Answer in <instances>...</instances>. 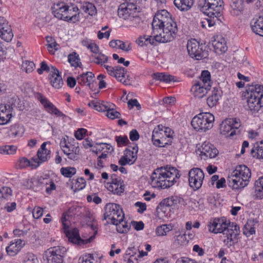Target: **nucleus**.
I'll use <instances>...</instances> for the list:
<instances>
[{
    "instance_id": "4",
    "label": "nucleus",
    "mask_w": 263,
    "mask_h": 263,
    "mask_svg": "<svg viewBox=\"0 0 263 263\" xmlns=\"http://www.w3.org/2000/svg\"><path fill=\"white\" fill-rule=\"evenodd\" d=\"M201 11L208 17H217L221 18L224 8L223 0H200L198 4Z\"/></svg>"
},
{
    "instance_id": "43",
    "label": "nucleus",
    "mask_w": 263,
    "mask_h": 263,
    "mask_svg": "<svg viewBox=\"0 0 263 263\" xmlns=\"http://www.w3.org/2000/svg\"><path fill=\"white\" fill-rule=\"evenodd\" d=\"M153 77L156 80L165 83H170L174 81V77L166 73H155L153 74Z\"/></svg>"
},
{
    "instance_id": "61",
    "label": "nucleus",
    "mask_w": 263,
    "mask_h": 263,
    "mask_svg": "<svg viewBox=\"0 0 263 263\" xmlns=\"http://www.w3.org/2000/svg\"><path fill=\"white\" fill-rule=\"evenodd\" d=\"M120 116V113L115 110L114 108L112 109H109V111L106 112V116L111 119H119Z\"/></svg>"
},
{
    "instance_id": "50",
    "label": "nucleus",
    "mask_w": 263,
    "mask_h": 263,
    "mask_svg": "<svg viewBox=\"0 0 263 263\" xmlns=\"http://www.w3.org/2000/svg\"><path fill=\"white\" fill-rule=\"evenodd\" d=\"M60 172L65 177L71 178L76 173V169L74 167H62Z\"/></svg>"
},
{
    "instance_id": "18",
    "label": "nucleus",
    "mask_w": 263,
    "mask_h": 263,
    "mask_svg": "<svg viewBox=\"0 0 263 263\" xmlns=\"http://www.w3.org/2000/svg\"><path fill=\"white\" fill-rule=\"evenodd\" d=\"M234 175H237L241 177L242 186H246L249 183L251 177V173L250 169L245 165L237 166L235 170L232 173Z\"/></svg>"
},
{
    "instance_id": "56",
    "label": "nucleus",
    "mask_w": 263,
    "mask_h": 263,
    "mask_svg": "<svg viewBox=\"0 0 263 263\" xmlns=\"http://www.w3.org/2000/svg\"><path fill=\"white\" fill-rule=\"evenodd\" d=\"M22 68L26 73H30L34 70L35 64L32 61H26L23 63Z\"/></svg>"
},
{
    "instance_id": "11",
    "label": "nucleus",
    "mask_w": 263,
    "mask_h": 263,
    "mask_svg": "<svg viewBox=\"0 0 263 263\" xmlns=\"http://www.w3.org/2000/svg\"><path fill=\"white\" fill-rule=\"evenodd\" d=\"M60 146L68 159L72 160L77 159L80 153V148L78 143L74 139L70 142H67L66 139L64 138L60 142Z\"/></svg>"
},
{
    "instance_id": "19",
    "label": "nucleus",
    "mask_w": 263,
    "mask_h": 263,
    "mask_svg": "<svg viewBox=\"0 0 263 263\" xmlns=\"http://www.w3.org/2000/svg\"><path fill=\"white\" fill-rule=\"evenodd\" d=\"M36 97L49 113L53 114L57 117H65V115L55 107L52 103H50L42 94L37 93L36 95Z\"/></svg>"
},
{
    "instance_id": "48",
    "label": "nucleus",
    "mask_w": 263,
    "mask_h": 263,
    "mask_svg": "<svg viewBox=\"0 0 263 263\" xmlns=\"http://www.w3.org/2000/svg\"><path fill=\"white\" fill-rule=\"evenodd\" d=\"M172 227L168 224H162L157 228L156 232L158 236H162L166 235L167 233L172 230Z\"/></svg>"
},
{
    "instance_id": "16",
    "label": "nucleus",
    "mask_w": 263,
    "mask_h": 263,
    "mask_svg": "<svg viewBox=\"0 0 263 263\" xmlns=\"http://www.w3.org/2000/svg\"><path fill=\"white\" fill-rule=\"evenodd\" d=\"M152 140L154 145L156 146L163 147L167 145H171L172 141L171 139L165 137V135H163L162 131L155 128L153 132Z\"/></svg>"
},
{
    "instance_id": "42",
    "label": "nucleus",
    "mask_w": 263,
    "mask_h": 263,
    "mask_svg": "<svg viewBox=\"0 0 263 263\" xmlns=\"http://www.w3.org/2000/svg\"><path fill=\"white\" fill-rule=\"evenodd\" d=\"M220 134L223 135H226L229 133H230L229 134L230 136H233L236 134L235 130L233 129L231 125L229 123L228 119L222 122L220 124Z\"/></svg>"
},
{
    "instance_id": "10",
    "label": "nucleus",
    "mask_w": 263,
    "mask_h": 263,
    "mask_svg": "<svg viewBox=\"0 0 263 263\" xmlns=\"http://www.w3.org/2000/svg\"><path fill=\"white\" fill-rule=\"evenodd\" d=\"M137 8L134 3L121 4L118 10V14L119 17L124 20L132 18L140 21L137 16Z\"/></svg>"
},
{
    "instance_id": "17",
    "label": "nucleus",
    "mask_w": 263,
    "mask_h": 263,
    "mask_svg": "<svg viewBox=\"0 0 263 263\" xmlns=\"http://www.w3.org/2000/svg\"><path fill=\"white\" fill-rule=\"evenodd\" d=\"M166 174L164 176V182L163 185L164 189L170 187L176 182V180L180 177L179 171L176 168L173 167H165Z\"/></svg>"
},
{
    "instance_id": "36",
    "label": "nucleus",
    "mask_w": 263,
    "mask_h": 263,
    "mask_svg": "<svg viewBox=\"0 0 263 263\" xmlns=\"http://www.w3.org/2000/svg\"><path fill=\"white\" fill-rule=\"evenodd\" d=\"M107 188L108 191L112 192L114 194L120 195L124 191V184L123 181L120 183H107Z\"/></svg>"
},
{
    "instance_id": "33",
    "label": "nucleus",
    "mask_w": 263,
    "mask_h": 263,
    "mask_svg": "<svg viewBox=\"0 0 263 263\" xmlns=\"http://www.w3.org/2000/svg\"><path fill=\"white\" fill-rule=\"evenodd\" d=\"M228 181L229 186L233 190H240L245 187L241 185V177L240 176H233V174H231V176L229 177Z\"/></svg>"
},
{
    "instance_id": "59",
    "label": "nucleus",
    "mask_w": 263,
    "mask_h": 263,
    "mask_svg": "<svg viewBox=\"0 0 263 263\" xmlns=\"http://www.w3.org/2000/svg\"><path fill=\"white\" fill-rule=\"evenodd\" d=\"M81 260L80 263H95V259L92 254H86L79 259Z\"/></svg>"
},
{
    "instance_id": "25",
    "label": "nucleus",
    "mask_w": 263,
    "mask_h": 263,
    "mask_svg": "<svg viewBox=\"0 0 263 263\" xmlns=\"http://www.w3.org/2000/svg\"><path fill=\"white\" fill-rule=\"evenodd\" d=\"M79 9L77 6H67L65 15L63 20L75 22L79 20Z\"/></svg>"
},
{
    "instance_id": "27",
    "label": "nucleus",
    "mask_w": 263,
    "mask_h": 263,
    "mask_svg": "<svg viewBox=\"0 0 263 263\" xmlns=\"http://www.w3.org/2000/svg\"><path fill=\"white\" fill-rule=\"evenodd\" d=\"M212 46L215 52L217 53H224L227 50L226 42L224 39L221 36H217V37L212 41Z\"/></svg>"
},
{
    "instance_id": "23",
    "label": "nucleus",
    "mask_w": 263,
    "mask_h": 263,
    "mask_svg": "<svg viewBox=\"0 0 263 263\" xmlns=\"http://www.w3.org/2000/svg\"><path fill=\"white\" fill-rule=\"evenodd\" d=\"M47 181L48 180L45 179V178L42 177L38 179L34 178L28 179L25 181L24 185L25 186L27 189H31L37 191L44 184H47Z\"/></svg>"
},
{
    "instance_id": "15",
    "label": "nucleus",
    "mask_w": 263,
    "mask_h": 263,
    "mask_svg": "<svg viewBox=\"0 0 263 263\" xmlns=\"http://www.w3.org/2000/svg\"><path fill=\"white\" fill-rule=\"evenodd\" d=\"M165 167H161L156 169L151 177V184L153 187L164 189V177L166 174Z\"/></svg>"
},
{
    "instance_id": "38",
    "label": "nucleus",
    "mask_w": 263,
    "mask_h": 263,
    "mask_svg": "<svg viewBox=\"0 0 263 263\" xmlns=\"http://www.w3.org/2000/svg\"><path fill=\"white\" fill-rule=\"evenodd\" d=\"M255 225L254 220H248L243 227V234L247 237L254 234L256 232Z\"/></svg>"
},
{
    "instance_id": "7",
    "label": "nucleus",
    "mask_w": 263,
    "mask_h": 263,
    "mask_svg": "<svg viewBox=\"0 0 263 263\" xmlns=\"http://www.w3.org/2000/svg\"><path fill=\"white\" fill-rule=\"evenodd\" d=\"M175 22L171 14L166 10L158 11L155 15L152 23V29L154 34L159 33L162 27Z\"/></svg>"
},
{
    "instance_id": "41",
    "label": "nucleus",
    "mask_w": 263,
    "mask_h": 263,
    "mask_svg": "<svg viewBox=\"0 0 263 263\" xmlns=\"http://www.w3.org/2000/svg\"><path fill=\"white\" fill-rule=\"evenodd\" d=\"M71 183V189L74 192L83 190L86 186V181L83 177L72 179Z\"/></svg>"
},
{
    "instance_id": "6",
    "label": "nucleus",
    "mask_w": 263,
    "mask_h": 263,
    "mask_svg": "<svg viewBox=\"0 0 263 263\" xmlns=\"http://www.w3.org/2000/svg\"><path fill=\"white\" fill-rule=\"evenodd\" d=\"M103 220L108 223H117V221L124 218V214L120 205L114 203H107L104 208Z\"/></svg>"
},
{
    "instance_id": "31",
    "label": "nucleus",
    "mask_w": 263,
    "mask_h": 263,
    "mask_svg": "<svg viewBox=\"0 0 263 263\" xmlns=\"http://www.w3.org/2000/svg\"><path fill=\"white\" fill-rule=\"evenodd\" d=\"M175 6L181 11L190 10L194 3V0H174Z\"/></svg>"
},
{
    "instance_id": "60",
    "label": "nucleus",
    "mask_w": 263,
    "mask_h": 263,
    "mask_svg": "<svg viewBox=\"0 0 263 263\" xmlns=\"http://www.w3.org/2000/svg\"><path fill=\"white\" fill-rule=\"evenodd\" d=\"M116 141L119 146L126 145L129 142V140L127 136H117L116 137Z\"/></svg>"
},
{
    "instance_id": "30",
    "label": "nucleus",
    "mask_w": 263,
    "mask_h": 263,
    "mask_svg": "<svg viewBox=\"0 0 263 263\" xmlns=\"http://www.w3.org/2000/svg\"><path fill=\"white\" fill-rule=\"evenodd\" d=\"M174 235V242L173 245L176 247H179L180 246L186 245L188 241L186 239V236L185 234H181L180 231H176L173 234Z\"/></svg>"
},
{
    "instance_id": "53",
    "label": "nucleus",
    "mask_w": 263,
    "mask_h": 263,
    "mask_svg": "<svg viewBox=\"0 0 263 263\" xmlns=\"http://www.w3.org/2000/svg\"><path fill=\"white\" fill-rule=\"evenodd\" d=\"M156 128L162 131L163 135H165V137H166L168 139H171V141H172L174 132L172 129L168 127L164 126L162 125H158Z\"/></svg>"
},
{
    "instance_id": "58",
    "label": "nucleus",
    "mask_w": 263,
    "mask_h": 263,
    "mask_svg": "<svg viewBox=\"0 0 263 263\" xmlns=\"http://www.w3.org/2000/svg\"><path fill=\"white\" fill-rule=\"evenodd\" d=\"M101 108H99L100 110L101 111H109V109H112L115 107V105L107 102H103L101 103Z\"/></svg>"
},
{
    "instance_id": "57",
    "label": "nucleus",
    "mask_w": 263,
    "mask_h": 263,
    "mask_svg": "<svg viewBox=\"0 0 263 263\" xmlns=\"http://www.w3.org/2000/svg\"><path fill=\"white\" fill-rule=\"evenodd\" d=\"M31 166V162L25 157L20 158L18 161V166L20 168H24L28 166Z\"/></svg>"
},
{
    "instance_id": "9",
    "label": "nucleus",
    "mask_w": 263,
    "mask_h": 263,
    "mask_svg": "<svg viewBox=\"0 0 263 263\" xmlns=\"http://www.w3.org/2000/svg\"><path fill=\"white\" fill-rule=\"evenodd\" d=\"M187 50L190 56L197 60L206 58L208 56V51L203 50L202 45H200L195 39L188 41Z\"/></svg>"
},
{
    "instance_id": "14",
    "label": "nucleus",
    "mask_w": 263,
    "mask_h": 263,
    "mask_svg": "<svg viewBox=\"0 0 263 263\" xmlns=\"http://www.w3.org/2000/svg\"><path fill=\"white\" fill-rule=\"evenodd\" d=\"M204 178L203 172L199 168H193L189 172V183L194 190L199 189Z\"/></svg>"
},
{
    "instance_id": "29",
    "label": "nucleus",
    "mask_w": 263,
    "mask_h": 263,
    "mask_svg": "<svg viewBox=\"0 0 263 263\" xmlns=\"http://www.w3.org/2000/svg\"><path fill=\"white\" fill-rule=\"evenodd\" d=\"M94 74L91 72L83 73L78 77L77 81L81 85L88 86L90 88L91 82L93 81Z\"/></svg>"
},
{
    "instance_id": "47",
    "label": "nucleus",
    "mask_w": 263,
    "mask_h": 263,
    "mask_svg": "<svg viewBox=\"0 0 263 263\" xmlns=\"http://www.w3.org/2000/svg\"><path fill=\"white\" fill-rule=\"evenodd\" d=\"M82 10L90 15H93L97 13V9L95 6L90 3H85L81 7Z\"/></svg>"
},
{
    "instance_id": "40",
    "label": "nucleus",
    "mask_w": 263,
    "mask_h": 263,
    "mask_svg": "<svg viewBox=\"0 0 263 263\" xmlns=\"http://www.w3.org/2000/svg\"><path fill=\"white\" fill-rule=\"evenodd\" d=\"M116 226V230L120 233H126L130 229L131 224L124 220V219H119L117 223L113 224Z\"/></svg>"
},
{
    "instance_id": "51",
    "label": "nucleus",
    "mask_w": 263,
    "mask_h": 263,
    "mask_svg": "<svg viewBox=\"0 0 263 263\" xmlns=\"http://www.w3.org/2000/svg\"><path fill=\"white\" fill-rule=\"evenodd\" d=\"M12 190L8 186H3L0 188V199H9L12 196Z\"/></svg>"
},
{
    "instance_id": "52",
    "label": "nucleus",
    "mask_w": 263,
    "mask_h": 263,
    "mask_svg": "<svg viewBox=\"0 0 263 263\" xmlns=\"http://www.w3.org/2000/svg\"><path fill=\"white\" fill-rule=\"evenodd\" d=\"M6 250L8 255L11 256L16 255L21 250L20 246L17 247V245H14V243L12 242L9 246L6 247Z\"/></svg>"
},
{
    "instance_id": "55",
    "label": "nucleus",
    "mask_w": 263,
    "mask_h": 263,
    "mask_svg": "<svg viewBox=\"0 0 263 263\" xmlns=\"http://www.w3.org/2000/svg\"><path fill=\"white\" fill-rule=\"evenodd\" d=\"M11 135L14 137L21 136L24 132L23 127L18 124H14L11 126L10 129Z\"/></svg>"
},
{
    "instance_id": "1",
    "label": "nucleus",
    "mask_w": 263,
    "mask_h": 263,
    "mask_svg": "<svg viewBox=\"0 0 263 263\" xmlns=\"http://www.w3.org/2000/svg\"><path fill=\"white\" fill-rule=\"evenodd\" d=\"M208 227L210 232L215 234L222 233L226 237L223 242L229 247L237 242V236L240 232L239 227L235 223L231 222L226 217L211 219Z\"/></svg>"
},
{
    "instance_id": "32",
    "label": "nucleus",
    "mask_w": 263,
    "mask_h": 263,
    "mask_svg": "<svg viewBox=\"0 0 263 263\" xmlns=\"http://www.w3.org/2000/svg\"><path fill=\"white\" fill-rule=\"evenodd\" d=\"M2 28L0 30V37L7 42H10L13 37V33L10 25L5 24Z\"/></svg>"
},
{
    "instance_id": "54",
    "label": "nucleus",
    "mask_w": 263,
    "mask_h": 263,
    "mask_svg": "<svg viewBox=\"0 0 263 263\" xmlns=\"http://www.w3.org/2000/svg\"><path fill=\"white\" fill-rule=\"evenodd\" d=\"M130 147V146H128V148L125 150L124 154L125 157L129 160V161L133 164L137 159V153L132 151Z\"/></svg>"
},
{
    "instance_id": "2",
    "label": "nucleus",
    "mask_w": 263,
    "mask_h": 263,
    "mask_svg": "<svg viewBox=\"0 0 263 263\" xmlns=\"http://www.w3.org/2000/svg\"><path fill=\"white\" fill-rule=\"evenodd\" d=\"M85 212L86 210L84 207L72 206L66 213L63 214L61 218L63 228L65 230L64 233L68 238L69 241L78 246H82L89 243L91 237L87 239H83L80 236L78 229L73 228L71 230H68L70 225V221L69 219H67V217L68 218L81 217L84 215Z\"/></svg>"
},
{
    "instance_id": "26",
    "label": "nucleus",
    "mask_w": 263,
    "mask_h": 263,
    "mask_svg": "<svg viewBox=\"0 0 263 263\" xmlns=\"http://www.w3.org/2000/svg\"><path fill=\"white\" fill-rule=\"evenodd\" d=\"M252 30L255 34L263 36V14L251 22Z\"/></svg>"
},
{
    "instance_id": "21",
    "label": "nucleus",
    "mask_w": 263,
    "mask_h": 263,
    "mask_svg": "<svg viewBox=\"0 0 263 263\" xmlns=\"http://www.w3.org/2000/svg\"><path fill=\"white\" fill-rule=\"evenodd\" d=\"M211 87L210 84H203L197 82L193 85L191 90L195 97L201 98L205 96Z\"/></svg>"
},
{
    "instance_id": "62",
    "label": "nucleus",
    "mask_w": 263,
    "mask_h": 263,
    "mask_svg": "<svg viewBox=\"0 0 263 263\" xmlns=\"http://www.w3.org/2000/svg\"><path fill=\"white\" fill-rule=\"evenodd\" d=\"M229 123L231 125L233 130L238 129L241 125L240 121L237 118H231L228 119Z\"/></svg>"
},
{
    "instance_id": "63",
    "label": "nucleus",
    "mask_w": 263,
    "mask_h": 263,
    "mask_svg": "<svg viewBox=\"0 0 263 263\" xmlns=\"http://www.w3.org/2000/svg\"><path fill=\"white\" fill-rule=\"evenodd\" d=\"M83 44L94 53H97L99 52V47L95 43L88 44L86 42H83Z\"/></svg>"
},
{
    "instance_id": "24",
    "label": "nucleus",
    "mask_w": 263,
    "mask_h": 263,
    "mask_svg": "<svg viewBox=\"0 0 263 263\" xmlns=\"http://www.w3.org/2000/svg\"><path fill=\"white\" fill-rule=\"evenodd\" d=\"M12 109L9 105H0V124L4 125L10 121L12 117Z\"/></svg>"
},
{
    "instance_id": "28",
    "label": "nucleus",
    "mask_w": 263,
    "mask_h": 263,
    "mask_svg": "<svg viewBox=\"0 0 263 263\" xmlns=\"http://www.w3.org/2000/svg\"><path fill=\"white\" fill-rule=\"evenodd\" d=\"M222 95L221 91L217 88L214 87L211 95L207 98L206 101L210 107L215 106Z\"/></svg>"
},
{
    "instance_id": "22",
    "label": "nucleus",
    "mask_w": 263,
    "mask_h": 263,
    "mask_svg": "<svg viewBox=\"0 0 263 263\" xmlns=\"http://www.w3.org/2000/svg\"><path fill=\"white\" fill-rule=\"evenodd\" d=\"M51 74H49V80L51 85L57 89L61 88L63 85V81L59 74V70L53 66L51 67Z\"/></svg>"
},
{
    "instance_id": "12",
    "label": "nucleus",
    "mask_w": 263,
    "mask_h": 263,
    "mask_svg": "<svg viewBox=\"0 0 263 263\" xmlns=\"http://www.w3.org/2000/svg\"><path fill=\"white\" fill-rule=\"evenodd\" d=\"M66 251V249L62 246L50 248L45 254L47 263H62Z\"/></svg>"
},
{
    "instance_id": "44",
    "label": "nucleus",
    "mask_w": 263,
    "mask_h": 263,
    "mask_svg": "<svg viewBox=\"0 0 263 263\" xmlns=\"http://www.w3.org/2000/svg\"><path fill=\"white\" fill-rule=\"evenodd\" d=\"M155 42L156 41L155 40V35L153 37L147 35L141 36L136 41L137 43L141 46H147L149 44L154 45Z\"/></svg>"
},
{
    "instance_id": "39",
    "label": "nucleus",
    "mask_w": 263,
    "mask_h": 263,
    "mask_svg": "<svg viewBox=\"0 0 263 263\" xmlns=\"http://www.w3.org/2000/svg\"><path fill=\"white\" fill-rule=\"evenodd\" d=\"M231 7L233 9L234 14L238 15L244 10V3L243 0H232Z\"/></svg>"
},
{
    "instance_id": "35",
    "label": "nucleus",
    "mask_w": 263,
    "mask_h": 263,
    "mask_svg": "<svg viewBox=\"0 0 263 263\" xmlns=\"http://www.w3.org/2000/svg\"><path fill=\"white\" fill-rule=\"evenodd\" d=\"M67 5L64 4H59L54 6L53 8V14L54 16L58 19L63 20L65 15Z\"/></svg>"
},
{
    "instance_id": "46",
    "label": "nucleus",
    "mask_w": 263,
    "mask_h": 263,
    "mask_svg": "<svg viewBox=\"0 0 263 263\" xmlns=\"http://www.w3.org/2000/svg\"><path fill=\"white\" fill-rule=\"evenodd\" d=\"M68 61L71 66L74 67H80L82 66V64L80 62L79 55L75 52H72V53L68 55Z\"/></svg>"
},
{
    "instance_id": "3",
    "label": "nucleus",
    "mask_w": 263,
    "mask_h": 263,
    "mask_svg": "<svg viewBox=\"0 0 263 263\" xmlns=\"http://www.w3.org/2000/svg\"><path fill=\"white\" fill-rule=\"evenodd\" d=\"M249 109L252 114L258 112L263 106V85L250 86L245 95Z\"/></svg>"
},
{
    "instance_id": "49",
    "label": "nucleus",
    "mask_w": 263,
    "mask_h": 263,
    "mask_svg": "<svg viewBox=\"0 0 263 263\" xmlns=\"http://www.w3.org/2000/svg\"><path fill=\"white\" fill-rule=\"evenodd\" d=\"M198 82L203 84H210L211 85V74L208 70H203L202 71L200 78V81Z\"/></svg>"
},
{
    "instance_id": "34",
    "label": "nucleus",
    "mask_w": 263,
    "mask_h": 263,
    "mask_svg": "<svg viewBox=\"0 0 263 263\" xmlns=\"http://www.w3.org/2000/svg\"><path fill=\"white\" fill-rule=\"evenodd\" d=\"M47 143V142H44L37 153V156L41 162H45L50 158L51 152L46 148Z\"/></svg>"
},
{
    "instance_id": "8",
    "label": "nucleus",
    "mask_w": 263,
    "mask_h": 263,
    "mask_svg": "<svg viewBox=\"0 0 263 263\" xmlns=\"http://www.w3.org/2000/svg\"><path fill=\"white\" fill-rule=\"evenodd\" d=\"M162 31L155 35V40L160 43H167L173 41L176 36L178 28L175 21L169 25L162 27Z\"/></svg>"
},
{
    "instance_id": "45",
    "label": "nucleus",
    "mask_w": 263,
    "mask_h": 263,
    "mask_svg": "<svg viewBox=\"0 0 263 263\" xmlns=\"http://www.w3.org/2000/svg\"><path fill=\"white\" fill-rule=\"evenodd\" d=\"M256 146L252 149L251 152L253 157L258 159H263V141L256 143Z\"/></svg>"
},
{
    "instance_id": "13",
    "label": "nucleus",
    "mask_w": 263,
    "mask_h": 263,
    "mask_svg": "<svg viewBox=\"0 0 263 263\" xmlns=\"http://www.w3.org/2000/svg\"><path fill=\"white\" fill-rule=\"evenodd\" d=\"M104 67L108 74L115 77L118 81L126 85L130 84V80L128 79L129 76L126 74L127 70L125 68L120 66L112 67L106 65H104Z\"/></svg>"
},
{
    "instance_id": "5",
    "label": "nucleus",
    "mask_w": 263,
    "mask_h": 263,
    "mask_svg": "<svg viewBox=\"0 0 263 263\" xmlns=\"http://www.w3.org/2000/svg\"><path fill=\"white\" fill-rule=\"evenodd\" d=\"M215 118L210 112H202L195 116L192 120L191 125L197 131L205 132L212 128Z\"/></svg>"
},
{
    "instance_id": "37",
    "label": "nucleus",
    "mask_w": 263,
    "mask_h": 263,
    "mask_svg": "<svg viewBox=\"0 0 263 263\" xmlns=\"http://www.w3.org/2000/svg\"><path fill=\"white\" fill-rule=\"evenodd\" d=\"M213 16L208 17V18L204 19L200 22L203 28H206L208 27H211L217 24H219L220 23L222 22L221 18Z\"/></svg>"
},
{
    "instance_id": "20",
    "label": "nucleus",
    "mask_w": 263,
    "mask_h": 263,
    "mask_svg": "<svg viewBox=\"0 0 263 263\" xmlns=\"http://www.w3.org/2000/svg\"><path fill=\"white\" fill-rule=\"evenodd\" d=\"M200 155L202 158L205 159L208 158H215L218 154V151L213 145L206 142L202 143L199 149Z\"/></svg>"
},
{
    "instance_id": "64",
    "label": "nucleus",
    "mask_w": 263,
    "mask_h": 263,
    "mask_svg": "<svg viewBox=\"0 0 263 263\" xmlns=\"http://www.w3.org/2000/svg\"><path fill=\"white\" fill-rule=\"evenodd\" d=\"M254 196L256 198L262 199L263 198V187L255 185V191Z\"/></svg>"
}]
</instances>
